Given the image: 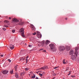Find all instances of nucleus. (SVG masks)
Returning a JSON list of instances; mask_svg holds the SVG:
<instances>
[{
    "label": "nucleus",
    "mask_w": 79,
    "mask_h": 79,
    "mask_svg": "<svg viewBox=\"0 0 79 79\" xmlns=\"http://www.w3.org/2000/svg\"><path fill=\"white\" fill-rule=\"evenodd\" d=\"M75 52L74 55L72 56H71V58L73 60H74L76 59V58H78L77 56V48H75Z\"/></svg>",
    "instance_id": "f257e3e1"
},
{
    "label": "nucleus",
    "mask_w": 79,
    "mask_h": 79,
    "mask_svg": "<svg viewBox=\"0 0 79 79\" xmlns=\"http://www.w3.org/2000/svg\"><path fill=\"white\" fill-rule=\"evenodd\" d=\"M19 32L21 34V35L22 37H25V35H24V28H21L19 31Z\"/></svg>",
    "instance_id": "f03ea898"
},
{
    "label": "nucleus",
    "mask_w": 79,
    "mask_h": 79,
    "mask_svg": "<svg viewBox=\"0 0 79 79\" xmlns=\"http://www.w3.org/2000/svg\"><path fill=\"white\" fill-rule=\"evenodd\" d=\"M49 47H50L51 49L53 51V52H55L56 51V49L55 48V45H54L53 44H50L49 45Z\"/></svg>",
    "instance_id": "7ed1b4c3"
},
{
    "label": "nucleus",
    "mask_w": 79,
    "mask_h": 79,
    "mask_svg": "<svg viewBox=\"0 0 79 79\" xmlns=\"http://www.w3.org/2000/svg\"><path fill=\"white\" fill-rule=\"evenodd\" d=\"M66 48L64 46H61L59 48V49L60 52H63L64 50Z\"/></svg>",
    "instance_id": "20e7f679"
},
{
    "label": "nucleus",
    "mask_w": 79,
    "mask_h": 79,
    "mask_svg": "<svg viewBox=\"0 0 79 79\" xmlns=\"http://www.w3.org/2000/svg\"><path fill=\"white\" fill-rule=\"evenodd\" d=\"M36 35L37 37L38 38H41L42 37V35H41V34L40 33V32H39L38 31H36Z\"/></svg>",
    "instance_id": "39448f33"
},
{
    "label": "nucleus",
    "mask_w": 79,
    "mask_h": 79,
    "mask_svg": "<svg viewBox=\"0 0 79 79\" xmlns=\"http://www.w3.org/2000/svg\"><path fill=\"white\" fill-rule=\"evenodd\" d=\"M45 41L43 40V41L42 42H40L39 44V47H42L43 45H45Z\"/></svg>",
    "instance_id": "423d86ee"
},
{
    "label": "nucleus",
    "mask_w": 79,
    "mask_h": 79,
    "mask_svg": "<svg viewBox=\"0 0 79 79\" xmlns=\"http://www.w3.org/2000/svg\"><path fill=\"white\" fill-rule=\"evenodd\" d=\"M12 21L15 23H18L19 22V20H18L16 18H13L12 19Z\"/></svg>",
    "instance_id": "0eeeda50"
},
{
    "label": "nucleus",
    "mask_w": 79,
    "mask_h": 79,
    "mask_svg": "<svg viewBox=\"0 0 79 79\" xmlns=\"http://www.w3.org/2000/svg\"><path fill=\"white\" fill-rule=\"evenodd\" d=\"M2 73L4 74H6L8 73V71L6 70H3L2 71Z\"/></svg>",
    "instance_id": "6e6552de"
},
{
    "label": "nucleus",
    "mask_w": 79,
    "mask_h": 79,
    "mask_svg": "<svg viewBox=\"0 0 79 79\" xmlns=\"http://www.w3.org/2000/svg\"><path fill=\"white\" fill-rule=\"evenodd\" d=\"M31 29L32 30V31H35V28L33 25H31Z\"/></svg>",
    "instance_id": "1a4fd4ad"
},
{
    "label": "nucleus",
    "mask_w": 79,
    "mask_h": 79,
    "mask_svg": "<svg viewBox=\"0 0 79 79\" xmlns=\"http://www.w3.org/2000/svg\"><path fill=\"white\" fill-rule=\"evenodd\" d=\"M48 66H44L43 67H42L41 68L42 69H48Z\"/></svg>",
    "instance_id": "9d476101"
},
{
    "label": "nucleus",
    "mask_w": 79,
    "mask_h": 79,
    "mask_svg": "<svg viewBox=\"0 0 79 79\" xmlns=\"http://www.w3.org/2000/svg\"><path fill=\"white\" fill-rule=\"evenodd\" d=\"M15 76L16 77V78H19V75H18V74L17 73H15Z\"/></svg>",
    "instance_id": "9b49d317"
},
{
    "label": "nucleus",
    "mask_w": 79,
    "mask_h": 79,
    "mask_svg": "<svg viewBox=\"0 0 79 79\" xmlns=\"http://www.w3.org/2000/svg\"><path fill=\"white\" fill-rule=\"evenodd\" d=\"M45 43V45H48V44H49V43H50V41H49L48 40H47L46 41Z\"/></svg>",
    "instance_id": "f8f14e48"
},
{
    "label": "nucleus",
    "mask_w": 79,
    "mask_h": 79,
    "mask_svg": "<svg viewBox=\"0 0 79 79\" xmlns=\"http://www.w3.org/2000/svg\"><path fill=\"white\" fill-rule=\"evenodd\" d=\"M73 53H74V51L73 50H71L70 51L69 54H70V55H73Z\"/></svg>",
    "instance_id": "ddd939ff"
},
{
    "label": "nucleus",
    "mask_w": 79,
    "mask_h": 79,
    "mask_svg": "<svg viewBox=\"0 0 79 79\" xmlns=\"http://www.w3.org/2000/svg\"><path fill=\"white\" fill-rule=\"evenodd\" d=\"M14 48H15V46L14 45H11L10 47V49H11V50H13V49H14Z\"/></svg>",
    "instance_id": "4468645a"
},
{
    "label": "nucleus",
    "mask_w": 79,
    "mask_h": 79,
    "mask_svg": "<svg viewBox=\"0 0 79 79\" xmlns=\"http://www.w3.org/2000/svg\"><path fill=\"white\" fill-rule=\"evenodd\" d=\"M70 46H66V48H67V50H70V49L71 48Z\"/></svg>",
    "instance_id": "2eb2a0df"
},
{
    "label": "nucleus",
    "mask_w": 79,
    "mask_h": 79,
    "mask_svg": "<svg viewBox=\"0 0 79 79\" xmlns=\"http://www.w3.org/2000/svg\"><path fill=\"white\" fill-rule=\"evenodd\" d=\"M24 60V57H22L20 60V61L22 62Z\"/></svg>",
    "instance_id": "dca6fc26"
},
{
    "label": "nucleus",
    "mask_w": 79,
    "mask_h": 79,
    "mask_svg": "<svg viewBox=\"0 0 79 79\" xmlns=\"http://www.w3.org/2000/svg\"><path fill=\"white\" fill-rule=\"evenodd\" d=\"M23 24H24L23 22H20L18 24H19V25H21V26H22Z\"/></svg>",
    "instance_id": "f3484780"
},
{
    "label": "nucleus",
    "mask_w": 79,
    "mask_h": 79,
    "mask_svg": "<svg viewBox=\"0 0 79 79\" xmlns=\"http://www.w3.org/2000/svg\"><path fill=\"white\" fill-rule=\"evenodd\" d=\"M4 22V23H9V21L7 20H5Z\"/></svg>",
    "instance_id": "a211bd4d"
},
{
    "label": "nucleus",
    "mask_w": 79,
    "mask_h": 79,
    "mask_svg": "<svg viewBox=\"0 0 79 79\" xmlns=\"http://www.w3.org/2000/svg\"><path fill=\"white\" fill-rule=\"evenodd\" d=\"M24 74H25V72L24 71H23L21 73V76H23V75H24Z\"/></svg>",
    "instance_id": "6ab92c4d"
},
{
    "label": "nucleus",
    "mask_w": 79,
    "mask_h": 79,
    "mask_svg": "<svg viewBox=\"0 0 79 79\" xmlns=\"http://www.w3.org/2000/svg\"><path fill=\"white\" fill-rule=\"evenodd\" d=\"M10 74H13V69H12V70H11L10 71Z\"/></svg>",
    "instance_id": "aec40b11"
},
{
    "label": "nucleus",
    "mask_w": 79,
    "mask_h": 79,
    "mask_svg": "<svg viewBox=\"0 0 79 79\" xmlns=\"http://www.w3.org/2000/svg\"><path fill=\"white\" fill-rule=\"evenodd\" d=\"M63 64H66V62H65V59H64L63 61Z\"/></svg>",
    "instance_id": "412c9836"
},
{
    "label": "nucleus",
    "mask_w": 79,
    "mask_h": 79,
    "mask_svg": "<svg viewBox=\"0 0 79 79\" xmlns=\"http://www.w3.org/2000/svg\"><path fill=\"white\" fill-rule=\"evenodd\" d=\"M17 68H18V67H17V66H15L14 67L15 70L16 71L17 70Z\"/></svg>",
    "instance_id": "4be33fe9"
},
{
    "label": "nucleus",
    "mask_w": 79,
    "mask_h": 79,
    "mask_svg": "<svg viewBox=\"0 0 79 79\" xmlns=\"http://www.w3.org/2000/svg\"><path fill=\"white\" fill-rule=\"evenodd\" d=\"M35 77V75H34L31 77L32 79H34Z\"/></svg>",
    "instance_id": "5701e85b"
},
{
    "label": "nucleus",
    "mask_w": 79,
    "mask_h": 79,
    "mask_svg": "<svg viewBox=\"0 0 79 79\" xmlns=\"http://www.w3.org/2000/svg\"><path fill=\"white\" fill-rule=\"evenodd\" d=\"M12 32H13V33H15V30L13 29L12 30Z\"/></svg>",
    "instance_id": "b1692460"
},
{
    "label": "nucleus",
    "mask_w": 79,
    "mask_h": 79,
    "mask_svg": "<svg viewBox=\"0 0 79 79\" xmlns=\"http://www.w3.org/2000/svg\"><path fill=\"white\" fill-rule=\"evenodd\" d=\"M56 73H53V76H56Z\"/></svg>",
    "instance_id": "393cba45"
},
{
    "label": "nucleus",
    "mask_w": 79,
    "mask_h": 79,
    "mask_svg": "<svg viewBox=\"0 0 79 79\" xmlns=\"http://www.w3.org/2000/svg\"><path fill=\"white\" fill-rule=\"evenodd\" d=\"M71 77H76V76L75 75H72L71 76Z\"/></svg>",
    "instance_id": "a878e982"
},
{
    "label": "nucleus",
    "mask_w": 79,
    "mask_h": 79,
    "mask_svg": "<svg viewBox=\"0 0 79 79\" xmlns=\"http://www.w3.org/2000/svg\"><path fill=\"white\" fill-rule=\"evenodd\" d=\"M7 60L10 63L11 61V60L10 59H8Z\"/></svg>",
    "instance_id": "bb28decb"
},
{
    "label": "nucleus",
    "mask_w": 79,
    "mask_h": 79,
    "mask_svg": "<svg viewBox=\"0 0 79 79\" xmlns=\"http://www.w3.org/2000/svg\"><path fill=\"white\" fill-rule=\"evenodd\" d=\"M25 70L26 71H28L29 70V69L27 68H25Z\"/></svg>",
    "instance_id": "cd10ccee"
},
{
    "label": "nucleus",
    "mask_w": 79,
    "mask_h": 79,
    "mask_svg": "<svg viewBox=\"0 0 79 79\" xmlns=\"http://www.w3.org/2000/svg\"><path fill=\"white\" fill-rule=\"evenodd\" d=\"M71 71L69 72V74H68V75L69 76V75L71 74Z\"/></svg>",
    "instance_id": "c85d7f7f"
},
{
    "label": "nucleus",
    "mask_w": 79,
    "mask_h": 79,
    "mask_svg": "<svg viewBox=\"0 0 79 79\" xmlns=\"http://www.w3.org/2000/svg\"><path fill=\"white\" fill-rule=\"evenodd\" d=\"M33 35H35V34H36V32H35L34 33H33L32 34Z\"/></svg>",
    "instance_id": "c756f323"
},
{
    "label": "nucleus",
    "mask_w": 79,
    "mask_h": 79,
    "mask_svg": "<svg viewBox=\"0 0 79 79\" xmlns=\"http://www.w3.org/2000/svg\"><path fill=\"white\" fill-rule=\"evenodd\" d=\"M26 63H27V61H28V60L26 58Z\"/></svg>",
    "instance_id": "7c9ffc66"
},
{
    "label": "nucleus",
    "mask_w": 79,
    "mask_h": 79,
    "mask_svg": "<svg viewBox=\"0 0 79 79\" xmlns=\"http://www.w3.org/2000/svg\"><path fill=\"white\" fill-rule=\"evenodd\" d=\"M2 29L4 31H6V28H2Z\"/></svg>",
    "instance_id": "2f4dec72"
},
{
    "label": "nucleus",
    "mask_w": 79,
    "mask_h": 79,
    "mask_svg": "<svg viewBox=\"0 0 79 79\" xmlns=\"http://www.w3.org/2000/svg\"><path fill=\"white\" fill-rule=\"evenodd\" d=\"M4 27H8V26L7 25H5Z\"/></svg>",
    "instance_id": "473e14b6"
},
{
    "label": "nucleus",
    "mask_w": 79,
    "mask_h": 79,
    "mask_svg": "<svg viewBox=\"0 0 79 79\" xmlns=\"http://www.w3.org/2000/svg\"><path fill=\"white\" fill-rule=\"evenodd\" d=\"M29 47H32V45H28Z\"/></svg>",
    "instance_id": "72a5a7b5"
},
{
    "label": "nucleus",
    "mask_w": 79,
    "mask_h": 79,
    "mask_svg": "<svg viewBox=\"0 0 79 79\" xmlns=\"http://www.w3.org/2000/svg\"><path fill=\"white\" fill-rule=\"evenodd\" d=\"M39 74H40V76H43L42 74L40 73Z\"/></svg>",
    "instance_id": "f704fd0d"
},
{
    "label": "nucleus",
    "mask_w": 79,
    "mask_h": 79,
    "mask_svg": "<svg viewBox=\"0 0 79 79\" xmlns=\"http://www.w3.org/2000/svg\"><path fill=\"white\" fill-rule=\"evenodd\" d=\"M56 68H58V67H56L53 68V69H56Z\"/></svg>",
    "instance_id": "c9c22d12"
},
{
    "label": "nucleus",
    "mask_w": 79,
    "mask_h": 79,
    "mask_svg": "<svg viewBox=\"0 0 79 79\" xmlns=\"http://www.w3.org/2000/svg\"><path fill=\"white\" fill-rule=\"evenodd\" d=\"M42 75H44L45 74V72H43L42 74Z\"/></svg>",
    "instance_id": "e433bc0d"
},
{
    "label": "nucleus",
    "mask_w": 79,
    "mask_h": 79,
    "mask_svg": "<svg viewBox=\"0 0 79 79\" xmlns=\"http://www.w3.org/2000/svg\"><path fill=\"white\" fill-rule=\"evenodd\" d=\"M3 55H1V57H3Z\"/></svg>",
    "instance_id": "4c0bfd02"
},
{
    "label": "nucleus",
    "mask_w": 79,
    "mask_h": 79,
    "mask_svg": "<svg viewBox=\"0 0 79 79\" xmlns=\"http://www.w3.org/2000/svg\"><path fill=\"white\" fill-rule=\"evenodd\" d=\"M43 52H46V50H44L43 51Z\"/></svg>",
    "instance_id": "58836bf2"
},
{
    "label": "nucleus",
    "mask_w": 79,
    "mask_h": 79,
    "mask_svg": "<svg viewBox=\"0 0 79 79\" xmlns=\"http://www.w3.org/2000/svg\"><path fill=\"white\" fill-rule=\"evenodd\" d=\"M35 79H39V78H38V77H36Z\"/></svg>",
    "instance_id": "ea45409f"
},
{
    "label": "nucleus",
    "mask_w": 79,
    "mask_h": 79,
    "mask_svg": "<svg viewBox=\"0 0 79 79\" xmlns=\"http://www.w3.org/2000/svg\"><path fill=\"white\" fill-rule=\"evenodd\" d=\"M41 50H44L43 48H42V49H40Z\"/></svg>",
    "instance_id": "a19ab883"
},
{
    "label": "nucleus",
    "mask_w": 79,
    "mask_h": 79,
    "mask_svg": "<svg viewBox=\"0 0 79 79\" xmlns=\"http://www.w3.org/2000/svg\"><path fill=\"white\" fill-rule=\"evenodd\" d=\"M11 19V17L9 18V19Z\"/></svg>",
    "instance_id": "79ce46f5"
},
{
    "label": "nucleus",
    "mask_w": 79,
    "mask_h": 79,
    "mask_svg": "<svg viewBox=\"0 0 79 79\" xmlns=\"http://www.w3.org/2000/svg\"><path fill=\"white\" fill-rule=\"evenodd\" d=\"M41 49H40L39 50V51H40H40H41Z\"/></svg>",
    "instance_id": "37998d69"
},
{
    "label": "nucleus",
    "mask_w": 79,
    "mask_h": 79,
    "mask_svg": "<svg viewBox=\"0 0 79 79\" xmlns=\"http://www.w3.org/2000/svg\"><path fill=\"white\" fill-rule=\"evenodd\" d=\"M65 19L66 20H67V19H68V18H65Z\"/></svg>",
    "instance_id": "c03bdc74"
},
{
    "label": "nucleus",
    "mask_w": 79,
    "mask_h": 79,
    "mask_svg": "<svg viewBox=\"0 0 79 79\" xmlns=\"http://www.w3.org/2000/svg\"><path fill=\"white\" fill-rule=\"evenodd\" d=\"M8 56H10V54H9Z\"/></svg>",
    "instance_id": "a18cd8bd"
},
{
    "label": "nucleus",
    "mask_w": 79,
    "mask_h": 79,
    "mask_svg": "<svg viewBox=\"0 0 79 79\" xmlns=\"http://www.w3.org/2000/svg\"><path fill=\"white\" fill-rule=\"evenodd\" d=\"M28 58V56H27V58Z\"/></svg>",
    "instance_id": "49530a36"
},
{
    "label": "nucleus",
    "mask_w": 79,
    "mask_h": 79,
    "mask_svg": "<svg viewBox=\"0 0 79 79\" xmlns=\"http://www.w3.org/2000/svg\"><path fill=\"white\" fill-rule=\"evenodd\" d=\"M55 77H53V78H52V79H55Z\"/></svg>",
    "instance_id": "de8ad7c7"
},
{
    "label": "nucleus",
    "mask_w": 79,
    "mask_h": 79,
    "mask_svg": "<svg viewBox=\"0 0 79 79\" xmlns=\"http://www.w3.org/2000/svg\"><path fill=\"white\" fill-rule=\"evenodd\" d=\"M25 45H27V44L26 43V44H25Z\"/></svg>",
    "instance_id": "09e8293b"
},
{
    "label": "nucleus",
    "mask_w": 79,
    "mask_h": 79,
    "mask_svg": "<svg viewBox=\"0 0 79 79\" xmlns=\"http://www.w3.org/2000/svg\"><path fill=\"white\" fill-rule=\"evenodd\" d=\"M20 52H22V50Z\"/></svg>",
    "instance_id": "8fccbe9b"
},
{
    "label": "nucleus",
    "mask_w": 79,
    "mask_h": 79,
    "mask_svg": "<svg viewBox=\"0 0 79 79\" xmlns=\"http://www.w3.org/2000/svg\"><path fill=\"white\" fill-rule=\"evenodd\" d=\"M67 70H68L67 69H66V71H67Z\"/></svg>",
    "instance_id": "3c124183"
},
{
    "label": "nucleus",
    "mask_w": 79,
    "mask_h": 79,
    "mask_svg": "<svg viewBox=\"0 0 79 79\" xmlns=\"http://www.w3.org/2000/svg\"><path fill=\"white\" fill-rule=\"evenodd\" d=\"M1 53H0V55Z\"/></svg>",
    "instance_id": "603ef678"
}]
</instances>
